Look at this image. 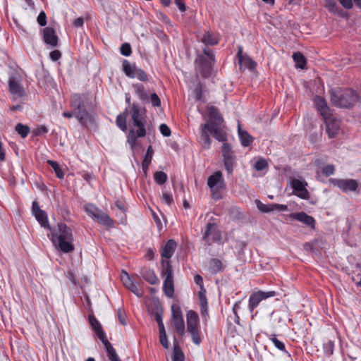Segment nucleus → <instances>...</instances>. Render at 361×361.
<instances>
[{
	"label": "nucleus",
	"instance_id": "a878e982",
	"mask_svg": "<svg viewBox=\"0 0 361 361\" xmlns=\"http://www.w3.org/2000/svg\"><path fill=\"white\" fill-rule=\"evenodd\" d=\"M140 274L146 281L152 285H155L159 281L157 276L152 269L142 268L140 271Z\"/></svg>",
	"mask_w": 361,
	"mask_h": 361
},
{
	"label": "nucleus",
	"instance_id": "9d476101",
	"mask_svg": "<svg viewBox=\"0 0 361 361\" xmlns=\"http://www.w3.org/2000/svg\"><path fill=\"white\" fill-rule=\"evenodd\" d=\"M32 213L42 227L51 230V227L49 225L47 214L46 212L41 209L37 201L32 202Z\"/></svg>",
	"mask_w": 361,
	"mask_h": 361
},
{
	"label": "nucleus",
	"instance_id": "680f3d73",
	"mask_svg": "<svg viewBox=\"0 0 361 361\" xmlns=\"http://www.w3.org/2000/svg\"><path fill=\"white\" fill-rule=\"evenodd\" d=\"M222 189H214V190H211V192H212V197L213 200H221L223 198L220 191Z\"/></svg>",
	"mask_w": 361,
	"mask_h": 361
},
{
	"label": "nucleus",
	"instance_id": "dca6fc26",
	"mask_svg": "<svg viewBox=\"0 0 361 361\" xmlns=\"http://www.w3.org/2000/svg\"><path fill=\"white\" fill-rule=\"evenodd\" d=\"M121 281L123 285L138 297L142 295V291L139 288L137 283L133 280L126 271H123L121 274Z\"/></svg>",
	"mask_w": 361,
	"mask_h": 361
},
{
	"label": "nucleus",
	"instance_id": "72a5a7b5",
	"mask_svg": "<svg viewBox=\"0 0 361 361\" xmlns=\"http://www.w3.org/2000/svg\"><path fill=\"white\" fill-rule=\"evenodd\" d=\"M238 135L243 147H248L252 144V137L246 130H241L240 127H238Z\"/></svg>",
	"mask_w": 361,
	"mask_h": 361
},
{
	"label": "nucleus",
	"instance_id": "ea45409f",
	"mask_svg": "<svg viewBox=\"0 0 361 361\" xmlns=\"http://www.w3.org/2000/svg\"><path fill=\"white\" fill-rule=\"evenodd\" d=\"M15 130L23 138L26 137L30 133V128L21 123L16 124Z\"/></svg>",
	"mask_w": 361,
	"mask_h": 361
},
{
	"label": "nucleus",
	"instance_id": "a18cd8bd",
	"mask_svg": "<svg viewBox=\"0 0 361 361\" xmlns=\"http://www.w3.org/2000/svg\"><path fill=\"white\" fill-rule=\"evenodd\" d=\"M85 211L90 217L94 219L101 209L93 204H87L85 206Z\"/></svg>",
	"mask_w": 361,
	"mask_h": 361
},
{
	"label": "nucleus",
	"instance_id": "c85d7f7f",
	"mask_svg": "<svg viewBox=\"0 0 361 361\" xmlns=\"http://www.w3.org/2000/svg\"><path fill=\"white\" fill-rule=\"evenodd\" d=\"M104 345L107 357L110 361H121L118 355L116 350L114 348L111 343L107 340L102 342Z\"/></svg>",
	"mask_w": 361,
	"mask_h": 361
},
{
	"label": "nucleus",
	"instance_id": "603ef678",
	"mask_svg": "<svg viewBox=\"0 0 361 361\" xmlns=\"http://www.w3.org/2000/svg\"><path fill=\"white\" fill-rule=\"evenodd\" d=\"M148 102H150L154 107H159L161 106V99L155 92L150 93Z\"/></svg>",
	"mask_w": 361,
	"mask_h": 361
},
{
	"label": "nucleus",
	"instance_id": "79ce46f5",
	"mask_svg": "<svg viewBox=\"0 0 361 361\" xmlns=\"http://www.w3.org/2000/svg\"><path fill=\"white\" fill-rule=\"evenodd\" d=\"M174 327L180 336H183L185 334V323L183 318L180 319H176L172 321Z\"/></svg>",
	"mask_w": 361,
	"mask_h": 361
},
{
	"label": "nucleus",
	"instance_id": "f8f14e48",
	"mask_svg": "<svg viewBox=\"0 0 361 361\" xmlns=\"http://www.w3.org/2000/svg\"><path fill=\"white\" fill-rule=\"evenodd\" d=\"M20 82V78L19 74L17 73H12L8 79L9 91L11 94H16L18 97H23L25 95V90Z\"/></svg>",
	"mask_w": 361,
	"mask_h": 361
},
{
	"label": "nucleus",
	"instance_id": "5701e85b",
	"mask_svg": "<svg viewBox=\"0 0 361 361\" xmlns=\"http://www.w3.org/2000/svg\"><path fill=\"white\" fill-rule=\"evenodd\" d=\"M187 331L200 329L198 314L193 310H190L186 314Z\"/></svg>",
	"mask_w": 361,
	"mask_h": 361
},
{
	"label": "nucleus",
	"instance_id": "f704fd0d",
	"mask_svg": "<svg viewBox=\"0 0 361 361\" xmlns=\"http://www.w3.org/2000/svg\"><path fill=\"white\" fill-rule=\"evenodd\" d=\"M123 71L128 78H133V74L137 69L135 64H130L126 59L123 60Z\"/></svg>",
	"mask_w": 361,
	"mask_h": 361
},
{
	"label": "nucleus",
	"instance_id": "39448f33",
	"mask_svg": "<svg viewBox=\"0 0 361 361\" xmlns=\"http://www.w3.org/2000/svg\"><path fill=\"white\" fill-rule=\"evenodd\" d=\"M214 63L215 55L212 49L205 47L202 49V53L198 54L195 60V70L203 78H209L212 75Z\"/></svg>",
	"mask_w": 361,
	"mask_h": 361
},
{
	"label": "nucleus",
	"instance_id": "4c0bfd02",
	"mask_svg": "<svg viewBox=\"0 0 361 361\" xmlns=\"http://www.w3.org/2000/svg\"><path fill=\"white\" fill-rule=\"evenodd\" d=\"M128 115V109H126L125 111L120 114L116 117V125L123 131L127 130L126 118Z\"/></svg>",
	"mask_w": 361,
	"mask_h": 361
},
{
	"label": "nucleus",
	"instance_id": "7ed1b4c3",
	"mask_svg": "<svg viewBox=\"0 0 361 361\" xmlns=\"http://www.w3.org/2000/svg\"><path fill=\"white\" fill-rule=\"evenodd\" d=\"M131 114V121L134 127L137 128V130L131 129L128 135L127 142L133 149L136 145L137 139L143 137L146 135V119L145 109L140 106L137 103H133L130 111Z\"/></svg>",
	"mask_w": 361,
	"mask_h": 361
},
{
	"label": "nucleus",
	"instance_id": "e2e57ef3",
	"mask_svg": "<svg viewBox=\"0 0 361 361\" xmlns=\"http://www.w3.org/2000/svg\"><path fill=\"white\" fill-rule=\"evenodd\" d=\"M162 199L164 202L168 205H171L173 202L172 195L166 192H163Z\"/></svg>",
	"mask_w": 361,
	"mask_h": 361
},
{
	"label": "nucleus",
	"instance_id": "20e7f679",
	"mask_svg": "<svg viewBox=\"0 0 361 361\" xmlns=\"http://www.w3.org/2000/svg\"><path fill=\"white\" fill-rule=\"evenodd\" d=\"M330 94L331 103L341 108H350L360 99L357 92L351 89H332Z\"/></svg>",
	"mask_w": 361,
	"mask_h": 361
},
{
	"label": "nucleus",
	"instance_id": "f257e3e1",
	"mask_svg": "<svg viewBox=\"0 0 361 361\" xmlns=\"http://www.w3.org/2000/svg\"><path fill=\"white\" fill-rule=\"evenodd\" d=\"M70 105L72 111H64L63 116L71 118L75 116L79 123L86 127L91 123L92 117L89 111L92 109V99L87 94H74L71 96Z\"/></svg>",
	"mask_w": 361,
	"mask_h": 361
},
{
	"label": "nucleus",
	"instance_id": "f03ea898",
	"mask_svg": "<svg viewBox=\"0 0 361 361\" xmlns=\"http://www.w3.org/2000/svg\"><path fill=\"white\" fill-rule=\"evenodd\" d=\"M48 237L59 250L64 253L74 250L72 230L64 223H59L56 227L51 228Z\"/></svg>",
	"mask_w": 361,
	"mask_h": 361
},
{
	"label": "nucleus",
	"instance_id": "4468645a",
	"mask_svg": "<svg viewBox=\"0 0 361 361\" xmlns=\"http://www.w3.org/2000/svg\"><path fill=\"white\" fill-rule=\"evenodd\" d=\"M307 183L297 178H293L291 181V187L293 189L294 194L303 200L310 198V193L306 188Z\"/></svg>",
	"mask_w": 361,
	"mask_h": 361
},
{
	"label": "nucleus",
	"instance_id": "f3484780",
	"mask_svg": "<svg viewBox=\"0 0 361 361\" xmlns=\"http://www.w3.org/2000/svg\"><path fill=\"white\" fill-rule=\"evenodd\" d=\"M43 40L46 44L51 47H56L59 44V37L55 30L51 27H47L43 29Z\"/></svg>",
	"mask_w": 361,
	"mask_h": 361
},
{
	"label": "nucleus",
	"instance_id": "0e129e2a",
	"mask_svg": "<svg viewBox=\"0 0 361 361\" xmlns=\"http://www.w3.org/2000/svg\"><path fill=\"white\" fill-rule=\"evenodd\" d=\"M196 100H200L202 99V85L200 83L197 84L194 90Z\"/></svg>",
	"mask_w": 361,
	"mask_h": 361
},
{
	"label": "nucleus",
	"instance_id": "09e8293b",
	"mask_svg": "<svg viewBox=\"0 0 361 361\" xmlns=\"http://www.w3.org/2000/svg\"><path fill=\"white\" fill-rule=\"evenodd\" d=\"M188 332L191 335L192 342L195 345H200L201 343L202 339L200 337V329H195L192 331H188Z\"/></svg>",
	"mask_w": 361,
	"mask_h": 361
},
{
	"label": "nucleus",
	"instance_id": "473e14b6",
	"mask_svg": "<svg viewBox=\"0 0 361 361\" xmlns=\"http://www.w3.org/2000/svg\"><path fill=\"white\" fill-rule=\"evenodd\" d=\"M163 290L169 298H173L174 295L173 279H164Z\"/></svg>",
	"mask_w": 361,
	"mask_h": 361
},
{
	"label": "nucleus",
	"instance_id": "e433bc0d",
	"mask_svg": "<svg viewBox=\"0 0 361 361\" xmlns=\"http://www.w3.org/2000/svg\"><path fill=\"white\" fill-rule=\"evenodd\" d=\"M293 59L297 68L300 69H304L305 68L307 61L305 57L302 53L299 51L295 52L293 54Z\"/></svg>",
	"mask_w": 361,
	"mask_h": 361
},
{
	"label": "nucleus",
	"instance_id": "cd10ccee",
	"mask_svg": "<svg viewBox=\"0 0 361 361\" xmlns=\"http://www.w3.org/2000/svg\"><path fill=\"white\" fill-rule=\"evenodd\" d=\"M133 87L134 89L135 93L137 94L138 98L145 102H149V93L145 90L144 85L140 83H135L133 84Z\"/></svg>",
	"mask_w": 361,
	"mask_h": 361
},
{
	"label": "nucleus",
	"instance_id": "6e6d98bb",
	"mask_svg": "<svg viewBox=\"0 0 361 361\" xmlns=\"http://www.w3.org/2000/svg\"><path fill=\"white\" fill-rule=\"evenodd\" d=\"M120 52L125 56H129L132 54L131 46L129 43H123L120 48Z\"/></svg>",
	"mask_w": 361,
	"mask_h": 361
},
{
	"label": "nucleus",
	"instance_id": "5fc2aeb1",
	"mask_svg": "<svg viewBox=\"0 0 361 361\" xmlns=\"http://www.w3.org/2000/svg\"><path fill=\"white\" fill-rule=\"evenodd\" d=\"M254 166L257 171H262L268 167V162L265 159L260 158L255 162Z\"/></svg>",
	"mask_w": 361,
	"mask_h": 361
},
{
	"label": "nucleus",
	"instance_id": "0eeeda50",
	"mask_svg": "<svg viewBox=\"0 0 361 361\" xmlns=\"http://www.w3.org/2000/svg\"><path fill=\"white\" fill-rule=\"evenodd\" d=\"M278 295L274 290H261L252 292L249 297L248 310L250 312H253L255 309L258 307L259 303L267 298L275 297Z\"/></svg>",
	"mask_w": 361,
	"mask_h": 361
},
{
	"label": "nucleus",
	"instance_id": "393cba45",
	"mask_svg": "<svg viewBox=\"0 0 361 361\" xmlns=\"http://www.w3.org/2000/svg\"><path fill=\"white\" fill-rule=\"evenodd\" d=\"M177 243L174 240H169L161 250V256L162 258L169 259L173 255Z\"/></svg>",
	"mask_w": 361,
	"mask_h": 361
},
{
	"label": "nucleus",
	"instance_id": "58836bf2",
	"mask_svg": "<svg viewBox=\"0 0 361 361\" xmlns=\"http://www.w3.org/2000/svg\"><path fill=\"white\" fill-rule=\"evenodd\" d=\"M47 164L52 168L57 178L60 179L63 178L64 173L57 161L48 160Z\"/></svg>",
	"mask_w": 361,
	"mask_h": 361
},
{
	"label": "nucleus",
	"instance_id": "49530a36",
	"mask_svg": "<svg viewBox=\"0 0 361 361\" xmlns=\"http://www.w3.org/2000/svg\"><path fill=\"white\" fill-rule=\"evenodd\" d=\"M171 313H172V321L176 319H183V314L180 310V307L177 304H173L171 306Z\"/></svg>",
	"mask_w": 361,
	"mask_h": 361
},
{
	"label": "nucleus",
	"instance_id": "69168bd1",
	"mask_svg": "<svg viewBox=\"0 0 361 361\" xmlns=\"http://www.w3.org/2000/svg\"><path fill=\"white\" fill-rule=\"evenodd\" d=\"M49 56L52 61H56L61 57V53L59 50H54L50 52Z\"/></svg>",
	"mask_w": 361,
	"mask_h": 361
},
{
	"label": "nucleus",
	"instance_id": "6e6552de",
	"mask_svg": "<svg viewBox=\"0 0 361 361\" xmlns=\"http://www.w3.org/2000/svg\"><path fill=\"white\" fill-rule=\"evenodd\" d=\"M221 152L225 169L228 174H232L235 166V152L229 143L224 142L221 147Z\"/></svg>",
	"mask_w": 361,
	"mask_h": 361
},
{
	"label": "nucleus",
	"instance_id": "9b49d317",
	"mask_svg": "<svg viewBox=\"0 0 361 361\" xmlns=\"http://www.w3.org/2000/svg\"><path fill=\"white\" fill-rule=\"evenodd\" d=\"M326 125V130L330 138L334 137L340 129V121L336 119L331 114L322 117Z\"/></svg>",
	"mask_w": 361,
	"mask_h": 361
},
{
	"label": "nucleus",
	"instance_id": "a19ab883",
	"mask_svg": "<svg viewBox=\"0 0 361 361\" xmlns=\"http://www.w3.org/2000/svg\"><path fill=\"white\" fill-rule=\"evenodd\" d=\"M184 359L185 356L183 351L177 343L175 344L173 347L172 361H184Z\"/></svg>",
	"mask_w": 361,
	"mask_h": 361
},
{
	"label": "nucleus",
	"instance_id": "37998d69",
	"mask_svg": "<svg viewBox=\"0 0 361 361\" xmlns=\"http://www.w3.org/2000/svg\"><path fill=\"white\" fill-rule=\"evenodd\" d=\"M255 204H256L257 209L261 212L268 213V212L274 211V207L272 206V204H264L259 200H255Z\"/></svg>",
	"mask_w": 361,
	"mask_h": 361
},
{
	"label": "nucleus",
	"instance_id": "2eb2a0df",
	"mask_svg": "<svg viewBox=\"0 0 361 361\" xmlns=\"http://www.w3.org/2000/svg\"><path fill=\"white\" fill-rule=\"evenodd\" d=\"M207 185L210 190L226 189V183L222 172L217 171L209 176L207 179Z\"/></svg>",
	"mask_w": 361,
	"mask_h": 361
},
{
	"label": "nucleus",
	"instance_id": "052dcab7",
	"mask_svg": "<svg viewBox=\"0 0 361 361\" xmlns=\"http://www.w3.org/2000/svg\"><path fill=\"white\" fill-rule=\"evenodd\" d=\"M159 341L164 348H169V343L166 331L159 334Z\"/></svg>",
	"mask_w": 361,
	"mask_h": 361
},
{
	"label": "nucleus",
	"instance_id": "2f4dec72",
	"mask_svg": "<svg viewBox=\"0 0 361 361\" xmlns=\"http://www.w3.org/2000/svg\"><path fill=\"white\" fill-rule=\"evenodd\" d=\"M161 275L165 279L173 278V269L172 266L169 260L163 259L161 262Z\"/></svg>",
	"mask_w": 361,
	"mask_h": 361
},
{
	"label": "nucleus",
	"instance_id": "412c9836",
	"mask_svg": "<svg viewBox=\"0 0 361 361\" xmlns=\"http://www.w3.org/2000/svg\"><path fill=\"white\" fill-rule=\"evenodd\" d=\"M290 217L291 219H295V220L304 224L305 225H306L307 226L311 227L312 228H314V226H315L314 219L312 216L307 215L304 212L292 213L290 214Z\"/></svg>",
	"mask_w": 361,
	"mask_h": 361
},
{
	"label": "nucleus",
	"instance_id": "bb28decb",
	"mask_svg": "<svg viewBox=\"0 0 361 361\" xmlns=\"http://www.w3.org/2000/svg\"><path fill=\"white\" fill-rule=\"evenodd\" d=\"M94 219H95L99 224L108 228H112L114 225V220L102 210L97 214Z\"/></svg>",
	"mask_w": 361,
	"mask_h": 361
},
{
	"label": "nucleus",
	"instance_id": "c03bdc74",
	"mask_svg": "<svg viewBox=\"0 0 361 361\" xmlns=\"http://www.w3.org/2000/svg\"><path fill=\"white\" fill-rule=\"evenodd\" d=\"M154 179L158 185H163L167 180V175L163 171H157L154 174Z\"/></svg>",
	"mask_w": 361,
	"mask_h": 361
},
{
	"label": "nucleus",
	"instance_id": "c9c22d12",
	"mask_svg": "<svg viewBox=\"0 0 361 361\" xmlns=\"http://www.w3.org/2000/svg\"><path fill=\"white\" fill-rule=\"evenodd\" d=\"M209 269L212 274H217L224 269L221 261L217 258L212 259L209 262Z\"/></svg>",
	"mask_w": 361,
	"mask_h": 361
},
{
	"label": "nucleus",
	"instance_id": "4be33fe9",
	"mask_svg": "<svg viewBox=\"0 0 361 361\" xmlns=\"http://www.w3.org/2000/svg\"><path fill=\"white\" fill-rule=\"evenodd\" d=\"M224 125H212L209 126L210 134L218 141L226 142L227 134L223 129Z\"/></svg>",
	"mask_w": 361,
	"mask_h": 361
},
{
	"label": "nucleus",
	"instance_id": "ddd939ff",
	"mask_svg": "<svg viewBox=\"0 0 361 361\" xmlns=\"http://www.w3.org/2000/svg\"><path fill=\"white\" fill-rule=\"evenodd\" d=\"M236 56L240 65V69L247 68L251 71H254L256 69L257 63L247 54H243V48L241 47H238Z\"/></svg>",
	"mask_w": 361,
	"mask_h": 361
},
{
	"label": "nucleus",
	"instance_id": "4d7b16f0",
	"mask_svg": "<svg viewBox=\"0 0 361 361\" xmlns=\"http://www.w3.org/2000/svg\"><path fill=\"white\" fill-rule=\"evenodd\" d=\"M335 172V168L333 165H326L322 168V173L326 176H329L334 174Z\"/></svg>",
	"mask_w": 361,
	"mask_h": 361
},
{
	"label": "nucleus",
	"instance_id": "3c124183",
	"mask_svg": "<svg viewBox=\"0 0 361 361\" xmlns=\"http://www.w3.org/2000/svg\"><path fill=\"white\" fill-rule=\"evenodd\" d=\"M334 342L331 340H329L326 343L324 344V353L330 356L334 353Z\"/></svg>",
	"mask_w": 361,
	"mask_h": 361
},
{
	"label": "nucleus",
	"instance_id": "bf43d9fd",
	"mask_svg": "<svg viewBox=\"0 0 361 361\" xmlns=\"http://www.w3.org/2000/svg\"><path fill=\"white\" fill-rule=\"evenodd\" d=\"M37 23L40 26H44L47 24V16L44 11H41L37 16Z\"/></svg>",
	"mask_w": 361,
	"mask_h": 361
},
{
	"label": "nucleus",
	"instance_id": "a211bd4d",
	"mask_svg": "<svg viewBox=\"0 0 361 361\" xmlns=\"http://www.w3.org/2000/svg\"><path fill=\"white\" fill-rule=\"evenodd\" d=\"M209 120L204 125H222L224 123V118L219 112V109L216 106H211L208 109Z\"/></svg>",
	"mask_w": 361,
	"mask_h": 361
},
{
	"label": "nucleus",
	"instance_id": "c756f323",
	"mask_svg": "<svg viewBox=\"0 0 361 361\" xmlns=\"http://www.w3.org/2000/svg\"><path fill=\"white\" fill-rule=\"evenodd\" d=\"M153 153L154 150L152 149V147L150 145L148 147L147 149L146 154L142 163V169L145 175H147V173L149 166L152 159Z\"/></svg>",
	"mask_w": 361,
	"mask_h": 361
},
{
	"label": "nucleus",
	"instance_id": "774afa93",
	"mask_svg": "<svg viewBox=\"0 0 361 361\" xmlns=\"http://www.w3.org/2000/svg\"><path fill=\"white\" fill-rule=\"evenodd\" d=\"M175 4L178 6V9L181 12H184L186 10V6L184 3V0H174Z\"/></svg>",
	"mask_w": 361,
	"mask_h": 361
},
{
	"label": "nucleus",
	"instance_id": "6ab92c4d",
	"mask_svg": "<svg viewBox=\"0 0 361 361\" xmlns=\"http://www.w3.org/2000/svg\"><path fill=\"white\" fill-rule=\"evenodd\" d=\"M89 322L92 329L95 332L97 336L102 342L107 340L105 332L104 331L100 322L97 319L94 314L89 315Z\"/></svg>",
	"mask_w": 361,
	"mask_h": 361
},
{
	"label": "nucleus",
	"instance_id": "8fccbe9b",
	"mask_svg": "<svg viewBox=\"0 0 361 361\" xmlns=\"http://www.w3.org/2000/svg\"><path fill=\"white\" fill-rule=\"evenodd\" d=\"M326 6L332 13H338L341 10L334 0H326Z\"/></svg>",
	"mask_w": 361,
	"mask_h": 361
},
{
	"label": "nucleus",
	"instance_id": "aec40b11",
	"mask_svg": "<svg viewBox=\"0 0 361 361\" xmlns=\"http://www.w3.org/2000/svg\"><path fill=\"white\" fill-rule=\"evenodd\" d=\"M209 125H200V135L199 142L204 149H209L211 147L212 140L209 137Z\"/></svg>",
	"mask_w": 361,
	"mask_h": 361
},
{
	"label": "nucleus",
	"instance_id": "423d86ee",
	"mask_svg": "<svg viewBox=\"0 0 361 361\" xmlns=\"http://www.w3.org/2000/svg\"><path fill=\"white\" fill-rule=\"evenodd\" d=\"M202 240L207 245H211L214 243H221V232L216 223L209 222L207 224L202 235Z\"/></svg>",
	"mask_w": 361,
	"mask_h": 361
},
{
	"label": "nucleus",
	"instance_id": "13d9d810",
	"mask_svg": "<svg viewBox=\"0 0 361 361\" xmlns=\"http://www.w3.org/2000/svg\"><path fill=\"white\" fill-rule=\"evenodd\" d=\"M159 130H160L161 133L163 135V136H164V137H169L171 135V129L165 123H162L159 126Z\"/></svg>",
	"mask_w": 361,
	"mask_h": 361
},
{
	"label": "nucleus",
	"instance_id": "864d4df0",
	"mask_svg": "<svg viewBox=\"0 0 361 361\" xmlns=\"http://www.w3.org/2000/svg\"><path fill=\"white\" fill-rule=\"evenodd\" d=\"M270 340L272 341L274 346L282 351H286L285 345L283 342L280 341L275 334L271 335Z\"/></svg>",
	"mask_w": 361,
	"mask_h": 361
},
{
	"label": "nucleus",
	"instance_id": "b1692460",
	"mask_svg": "<svg viewBox=\"0 0 361 361\" xmlns=\"http://www.w3.org/2000/svg\"><path fill=\"white\" fill-rule=\"evenodd\" d=\"M314 104L322 117L331 114V110L328 106L326 100L321 96L314 97Z\"/></svg>",
	"mask_w": 361,
	"mask_h": 361
},
{
	"label": "nucleus",
	"instance_id": "de8ad7c7",
	"mask_svg": "<svg viewBox=\"0 0 361 361\" xmlns=\"http://www.w3.org/2000/svg\"><path fill=\"white\" fill-rule=\"evenodd\" d=\"M137 78L139 80L142 82L148 81V76L145 71L141 68H137L135 72L133 74V78Z\"/></svg>",
	"mask_w": 361,
	"mask_h": 361
},
{
	"label": "nucleus",
	"instance_id": "338daca9",
	"mask_svg": "<svg viewBox=\"0 0 361 361\" xmlns=\"http://www.w3.org/2000/svg\"><path fill=\"white\" fill-rule=\"evenodd\" d=\"M117 315H118V318L119 319V322L123 326H125L126 324V322H125V312H124V311L122 309L119 308L117 310Z\"/></svg>",
	"mask_w": 361,
	"mask_h": 361
},
{
	"label": "nucleus",
	"instance_id": "1a4fd4ad",
	"mask_svg": "<svg viewBox=\"0 0 361 361\" xmlns=\"http://www.w3.org/2000/svg\"><path fill=\"white\" fill-rule=\"evenodd\" d=\"M329 183L340 188L343 192H355L358 188V183L354 179L330 178Z\"/></svg>",
	"mask_w": 361,
	"mask_h": 361
},
{
	"label": "nucleus",
	"instance_id": "7c9ffc66",
	"mask_svg": "<svg viewBox=\"0 0 361 361\" xmlns=\"http://www.w3.org/2000/svg\"><path fill=\"white\" fill-rule=\"evenodd\" d=\"M201 41L204 43V47H209V45L214 46L219 43V39L209 31H207L204 33Z\"/></svg>",
	"mask_w": 361,
	"mask_h": 361
}]
</instances>
